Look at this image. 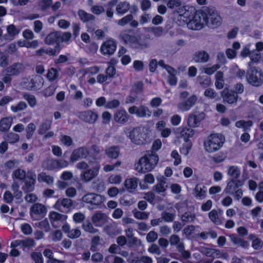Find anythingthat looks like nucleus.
I'll use <instances>...</instances> for the list:
<instances>
[{"mask_svg": "<svg viewBox=\"0 0 263 263\" xmlns=\"http://www.w3.org/2000/svg\"><path fill=\"white\" fill-rule=\"evenodd\" d=\"M158 161L159 157L156 152H148L135 165V170L140 173L150 172L155 168Z\"/></svg>", "mask_w": 263, "mask_h": 263, "instance_id": "obj_1", "label": "nucleus"}, {"mask_svg": "<svg viewBox=\"0 0 263 263\" xmlns=\"http://www.w3.org/2000/svg\"><path fill=\"white\" fill-rule=\"evenodd\" d=\"M224 140V137L221 134H211L204 142V149L208 153L215 152L222 147Z\"/></svg>", "mask_w": 263, "mask_h": 263, "instance_id": "obj_2", "label": "nucleus"}, {"mask_svg": "<svg viewBox=\"0 0 263 263\" xmlns=\"http://www.w3.org/2000/svg\"><path fill=\"white\" fill-rule=\"evenodd\" d=\"M71 37L69 32L54 31L48 34L45 39V43L48 45L56 44L55 48H58L63 42H68Z\"/></svg>", "mask_w": 263, "mask_h": 263, "instance_id": "obj_3", "label": "nucleus"}, {"mask_svg": "<svg viewBox=\"0 0 263 263\" xmlns=\"http://www.w3.org/2000/svg\"><path fill=\"white\" fill-rule=\"evenodd\" d=\"M207 26L212 28L219 26L222 23L221 16L213 7H206L203 10Z\"/></svg>", "mask_w": 263, "mask_h": 263, "instance_id": "obj_4", "label": "nucleus"}, {"mask_svg": "<svg viewBox=\"0 0 263 263\" xmlns=\"http://www.w3.org/2000/svg\"><path fill=\"white\" fill-rule=\"evenodd\" d=\"M89 164L91 166L83 171L80 175L81 179L84 182H88L95 178L99 174L101 165L98 161L89 160Z\"/></svg>", "mask_w": 263, "mask_h": 263, "instance_id": "obj_5", "label": "nucleus"}, {"mask_svg": "<svg viewBox=\"0 0 263 263\" xmlns=\"http://www.w3.org/2000/svg\"><path fill=\"white\" fill-rule=\"evenodd\" d=\"M246 78L248 82L255 86H259L263 83V73L256 67H251L247 71Z\"/></svg>", "mask_w": 263, "mask_h": 263, "instance_id": "obj_6", "label": "nucleus"}, {"mask_svg": "<svg viewBox=\"0 0 263 263\" xmlns=\"http://www.w3.org/2000/svg\"><path fill=\"white\" fill-rule=\"evenodd\" d=\"M128 137L133 143L140 145L145 143L147 136L143 128L138 127L129 133Z\"/></svg>", "mask_w": 263, "mask_h": 263, "instance_id": "obj_7", "label": "nucleus"}, {"mask_svg": "<svg viewBox=\"0 0 263 263\" xmlns=\"http://www.w3.org/2000/svg\"><path fill=\"white\" fill-rule=\"evenodd\" d=\"M47 212L46 206L40 203L33 204L30 208V215L33 220H39L44 217Z\"/></svg>", "mask_w": 263, "mask_h": 263, "instance_id": "obj_8", "label": "nucleus"}, {"mask_svg": "<svg viewBox=\"0 0 263 263\" xmlns=\"http://www.w3.org/2000/svg\"><path fill=\"white\" fill-rule=\"evenodd\" d=\"M105 197L99 194L89 193L85 194L82 197V201L90 204L95 207L89 208V209H93L98 206L102 204L105 201Z\"/></svg>", "mask_w": 263, "mask_h": 263, "instance_id": "obj_9", "label": "nucleus"}, {"mask_svg": "<svg viewBox=\"0 0 263 263\" xmlns=\"http://www.w3.org/2000/svg\"><path fill=\"white\" fill-rule=\"evenodd\" d=\"M74 202L68 198H60L58 199L53 205V208L63 213H67L73 206Z\"/></svg>", "mask_w": 263, "mask_h": 263, "instance_id": "obj_10", "label": "nucleus"}, {"mask_svg": "<svg viewBox=\"0 0 263 263\" xmlns=\"http://www.w3.org/2000/svg\"><path fill=\"white\" fill-rule=\"evenodd\" d=\"M119 40L124 44L129 45L132 47L137 42V37L134 34L131 29L122 31L119 34Z\"/></svg>", "mask_w": 263, "mask_h": 263, "instance_id": "obj_11", "label": "nucleus"}, {"mask_svg": "<svg viewBox=\"0 0 263 263\" xmlns=\"http://www.w3.org/2000/svg\"><path fill=\"white\" fill-rule=\"evenodd\" d=\"M77 116L81 120L89 124L95 123L99 117L98 114L92 110L80 111Z\"/></svg>", "mask_w": 263, "mask_h": 263, "instance_id": "obj_12", "label": "nucleus"}, {"mask_svg": "<svg viewBox=\"0 0 263 263\" xmlns=\"http://www.w3.org/2000/svg\"><path fill=\"white\" fill-rule=\"evenodd\" d=\"M117 44V42L112 39L106 41L101 46V52L103 55L108 57L112 55L116 50Z\"/></svg>", "mask_w": 263, "mask_h": 263, "instance_id": "obj_13", "label": "nucleus"}, {"mask_svg": "<svg viewBox=\"0 0 263 263\" xmlns=\"http://www.w3.org/2000/svg\"><path fill=\"white\" fill-rule=\"evenodd\" d=\"M89 155V151L87 147H78L72 151L70 157V161L74 163L80 159H86Z\"/></svg>", "mask_w": 263, "mask_h": 263, "instance_id": "obj_14", "label": "nucleus"}, {"mask_svg": "<svg viewBox=\"0 0 263 263\" xmlns=\"http://www.w3.org/2000/svg\"><path fill=\"white\" fill-rule=\"evenodd\" d=\"M35 182L36 175L31 172H28L27 177L24 180V184L22 185V190L26 193L33 191Z\"/></svg>", "mask_w": 263, "mask_h": 263, "instance_id": "obj_15", "label": "nucleus"}, {"mask_svg": "<svg viewBox=\"0 0 263 263\" xmlns=\"http://www.w3.org/2000/svg\"><path fill=\"white\" fill-rule=\"evenodd\" d=\"M49 218L52 227L56 228L60 227L66 221L67 216L52 211L49 213Z\"/></svg>", "mask_w": 263, "mask_h": 263, "instance_id": "obj_16", "label": "nucleus"}, {"mask_svg": "<svg viewBox=\"0 0 263 263\" xmlns=\"http://www.w3.org/2000/svg\"><path fill=\"white\" fill-rule=\"evenodd\" d=\"M221 97L224 103H227L232 105H236L238 99V96L234 91L224 89L221 92Z\"/></svg>", "mask_w": 263, "mask_h": 263, "instance_id": "obj_17", "label": "nucleus"}, {"mask_svg": "<svg viewBox=\"0 0 263 263\" xmlns=\"http://www.w3.org/2000/svg\"><path fill=\"white\" fill-rule=\"evenodd\" d=\"M197 101V97L195 95H192L186 100L182 101L177 104L178 109L182 111L189 110Z\"/></svg>", "mask_w": 263, "mask_h": 263, "instance_id": "obj_18", "label": "nucleus"}, {"mask_svg": "<svg viewBox=\"0 0 263 263\" xmlns=\"http://www.w3.org/2000/svg\"><path fill=\"white\" fill-rule=\"evenodd\" d=\"M204 118V114L200 112L198 114L192 113L189 115L187 124L191 128H195L199 126L200 122Z\"/></svg>", "mask_w": 263, "mask_h": 263, "instance_id": "obj_19", "label": "nucleus"}, {"mask_svg": "<svg viewBox=\"0 0 263 263\" xmlns=\"http://www.w3.org/2000/svg\"><path fill=\"white\" fill-rule=\"evenodd\" d=\"M243 184V181L240 180L230 179L227 183V185L223 191V193L227 194H232L236 190L239 189Z\"/></svg>", "mask_w": 263, "mask_h": 263, "instance_id": "obj_20", "label": "nucleus"}, {"mask_svg": "<svg viewBox=\"0 0 263 263\" xmlns=\"http://www.w3.org/2000/svg\"><path fill=\"white\" fill-rule=\"evenodd\" d=\"M129 116L124 109H120L116 111L114 115V119L118 124L123 125L128 122Z\"/></svg>", "mask_w": 263, "mask_h": 263, "instance_id": "obj_21", "label": "nucleus"}, {"mask_svg": "<svg viewBox=\"0 0 263 263\" xmlns=\"http://www.w3.org/2000/svg\"><path fill=\"white\" fill-rule=\"evenodd\" d=\"M209 54L204 50L196 51L193 55V60L196 63H206L209 60Z\"/></svg>", "mask_w": 263, "mask_h": 263, "instance_id": "obj_22", "label": "nucleus"}, {"mask_svg": "<svg viewBox=\"0 0 263 263\" xmlns=\"http://www.w3.org/2000/svg\"><path fill=\"white\" fill-rule=\"evenodd\" d=\"M158 183L154 186V190L158 194L165 196V192L167 187L166 180L164 176H161L157 178Z\"/></svg>", "mask_w": 263, "mask_h": 263, "instance_id": "obj_23", "label": "nucleus"}, {"mask_svg": "<svg viewBox=\"0 0 263 263\" xmlns=\"http://www.w3.org/2000/svg\"><path fill=\"white\" fill-rule=\"evenodd\" d=\"M30 83L32 87V90L40 89L44 85V80L39 75H33L30 78Z\"/></svg>", "mask_w": 263, "mask_h": 263, "instance_id": "obj_24", "label": "nucleus"}, {"mask_svg": "<svg viewBox=\"0 0 263 263\" xmlns=\"http://www.w3.org/2000/svg\"><path fill=\"white\" fill-rule=\"evenodd\" d=\"M92 221L96 226H101L107 221V216L104 213L97 212L91 217Z\"/></svg>", "mask_w": 263, "mask_h": 263, "instance_id": "obj_25", "label": "nucleus"}, {"mask_svg": "<svg viewBox=\"0 0 263 263\" xmlns=\"http://www.w3.org/2000/svg\"><path fill=\"white\" fill-rule=\"evenodd\" d=\"M222 211L221 210H212L209 213V217L210 220L216 225H220L222 223L221 216Z\"/></svg>", "mask_w": 263, "mask_h": 263, "instance_id": "obj_26", "label": "nucleus"}, {"mask_svg": "<svg viewBox=\"0 0 263 263\" xmlns=\"http://www.w3.org/2000/svg\"><path fill=\"white\" fill-rule=\"evenodd\" d=\"M124 186L129 192H133L137 187L138 179L134 177L126 179L124 181Z\"/></svg>", "mask_w": 263, "mask_h": 263, "instance_id": "obj_27", "label": "nucleus"}, {"mask_svg": "<svg viewBox=\"0 0 263 263\" xmlns=\"http://www.w3.org/2000/svg\"><path fill=\"white\" fill-rule=\"evenodd\" d=\"M104 232L109 236L117 235L121 233V230L118 228L116 223H110L105 227Z\"/></svg>", "mask_w": 263, "mask_h": 263, "instance_id": "obj_28", "label": "nucleus"}, {"mask_svg": "<svg viewBox=\"0 0 263 263\" xmlns=\"http://www.w3.org/2000/svg\"><path fill=\"white\" fill-rule=\"evenodd\" d=\"M149 35H147L143 40H139L137 37V42L133 46V48L138 49H145L149 46V42L148 39Z\"/></svg>", "mask_w": 263, "mask_h": 263, "instance_id": "obj_29", "label": "nucleus"}, {"mask_svg": "<svg viewBox=\"0 0 263 263\" xmlns=\"http://www.w3.org/2000/svg\"><path fill=\"white\" fill-rule=\"evenodd\" d=\"M105 154L111 159H117L120 153L119 147L118 146H111L106 148Z\"/></svg>", "mask_w": 263, "mask_h": 263, "instance_id": "obj_30", "label": "nucleus"}, {"mask_svg": "<svg viewBox=\"0 0 263 263\" xmlns=\"http://www.w3.org/2000/svg\"><path fill=\"white\" fill-rule=\"evenodd\" d=\"M231 241L235 245L240 246L244 248H247L249 244L248 241L239 237L236 234H230L229 235Z\"/></svg>", "mask_w": 263, "mask_h": 263, "instance_id": "obj_31", "label": "nucleus"}, {"mask_svg": "<svg viewBox=\"0 0 263 263\" xmlns=\"http://www.w3.org/2000/svg\"><path fill=\"white\" fill-rule=\"evenodd\" d=\"M206 187L202 184H198L194 189V196L199 199H202L206 197Z\"/></svg>", "mask_w": 263, "mask_h": 263, "instance_id": "obj_32", "label": "nucleus"}, {"mask_svg": "<svg viewBox=\"0 0 263 263\" xmlns=\"http://www.w3.org/2000/svg\"><path fill=\"white\" fill-rule=\"evenodd\" d=\"M130 6L129 3L127 2H120L116 6V12L119 15H123L128 11Z\"/></svg>", "mask_w": 263, "mask_h": 263, "instance_id": "obj_33", "label": "nucleus"}, {"mask_svg": "<svg viewBox=\"0 0 263 263\" xmlns=\"http://www.w3.org/2000/svg\"><path fill=\"white\" fill-rule=\"evenodd\" d=\"M89 151V160L91 159L92 161H97L98 159H100V154L101 153V149L99 146L93 144L90 147Z\"/></svg>", "mask_w": 263, "mask_h": 263, "instance_id": "obj_34", "label": "nucleus"}, {"mask_svg": "<svg viewBox=\"0 0 263 263\" xmlns=\"http://www.w3.org/2000/svg\"><path fill=\"white\" fill-rule=\"evenodd\" d=\"M37 180L39 182H45L48 185H51L54 182V178L46 173L42 172L38 174Z\"/></svg>", "mask_w": 263, "mask_h": 263, "instance_id": "obj_35", "label": "nucleus"}, {"mask_svg": "<svg viewBox=\"0 0 263 263\" xmlns=\"http://www.w3.org/2000/svg\"><path fill=\"white\" fill-rule=\"evenodd\" d=\"M13 119L11 117L4 118L0 121V131H7L11 127Z\"/></svg>", "mask_w": 263, "mask_h": 263, "instance_id": "obj_36", "label": "nucleus"}, {"mask_svg": "<svg viewBox=\"0 0 263 263\" xmlns=\"http://www.w3.org/2000/svg\"><path fill=\"white\" fill-rule=\"evenodd\" d=\"M80 19L84 23L94 21L95 16L91 14L88 13L83 10H79L78 12Z\"/></svg>", "mask_w": 263, "mask_h": 263, "instance_id": "obj_37", "label": "nucleus"}, {"mask_svg": "<svg viewBox=\"0 0 263 263\" xmlns=\"http://www.w3.org/2000/svg\"><path fill=\"white\" fill-rule=\"evenodd\" d=\"M42 167L45 170L52 171L57 168L56 160L53 159H46L42 162Z\"/></svg>", "mask_w": 263, "mask_h": 263, "instance_id": "obj_38", "label": "nucleus"}, {"mask_svg": "<svg viewBox=\"0 0 263 263\" xmlns=\"http://www.w3.org/2000/svg\"><path fill=\"white\" fill-rule=\"evenodd\" d=\"M194 134V130L190 127H183L180 131V136L184 139L185 142H188L189 139L192 137Z\"/></svg>", "mask_w": 263, "mask_h": 263, "instance_id": "obj_39", "label": "nucleus"}, {"mask_svg": "<svg viewBox=\"0 0 263 263\" xmlns=\"http://www.w3.org/2000/svg\"><path fill=\"white\" fill-rule=\"evenodd\" d=\"M152 112L148 107L145 105H141L138 107L137 117L140 118H149Z\"/></svg>", "mask_w": 263, "mask_h": 263, "instance_id": "obj_40", "label": "nucleus"}, {"mask_svg": "<svg viewBox=\"0 0 263 263\" xmlns=\"http://www.w3.org/2000/svg\"><path fill=\"white\" fill-rule=\"evenodd\" d=\"M228 175L231 177V179L238 180L240 175V170L236 166H230L228 170Z\"/></svg>", "mask_w": 263, "mask_h": 263, "instance_id": "obj_41", "label": "nucleus"}, {"mask_svg": "<svg viewBox=\"0 0 263 263\" xmlns=\"http://www.w3.org/2000/svg\"><path fill=\"white\" fill-rule=\"evenodd\" d=\"M199 252L208 257H215V256L218 254L217 252L219 251L214 249L208 248L204 247H201L199 249Z\"/></svg>", "mask_w": 263, "mask_h": 263, "instance_id": "obj_42", "label": "nucleus"}, {"mask_svg": "<svg viewBox=\"0 0 263 263\" xmlns=\"http://www.w3.org/2000/svg\"><path fill=\"white\" fill-rule=\"evenodd\" d=\"M197 82L202 87L206 88L211 84V79L206 76H198L196 78Z\"/></svg>", "mask_w": 263, "mask_h": 263, "instance_id": "obj_43", "label": "nucleus"}, {"mask_svg": "<svg viewBox=\"0 0 263 263\" xmlns=\"http://www.w3.org/2000/svg\"><path fill=\"white\" fill-rule=\"evenodd\" d=\"M35 241L32 238H27L23 240H17V246L23 248H29L35 246Z\"/></svg>", "mask_w": 263, "mask_h": 263, "instance_id": "obj_44", "label": "nucleus"}, {"mask_svg": "<svg viewBox=\"0 0 263 263\" xmlns=\"http://www.w3.org/2000/svg\"><path fill=\"white\" fill-rule=\"evenodd\" d=\"M177 250L181 260H186L191 257L190 252L185 250L184 245L180 246Z\"/></svg>", "mask_w": 263, "mask_h": 263, "instance_id": "obj_45", "label": "nucleus"}, {"mask_svg": "<svg viewBox=\"0 0 263 263\" xmlns=\"http://www.w3.org/2000/svg\"><path fill=\"white\" fill-rule=\"evenodd\" d=\"M196 216L195 214L192 213L189 211L184 212L180 216V219L183 222H193Z\"/></svg>", "mask_w": 263, "mask_h": 263, "instance_id": "obj_46", "label": "nucleus"}, {"mask_svg": "<svg viewBox=\"0 0 263 263\" xmlns=\"http://www.w3.org/2000/svg\"><path fill=\"white\" fill-rule=\"evenodd\" d=\"M169 243L172 246H176L177 250L181 245H184L183 242L181 240L178 235L173 234L169 238Z\"/></svg>", "mask_w": 263, "mask_h": 263, "instance_id": "obj_47", "label": "nucleus"}, {"mask_svg": "<svg viewBox=\"0 0 263 263\" xmlns=\"http://www.w3.org/2000/svg\"><path fill=\"white\" fill-rule=\"evenodd\" d=\"M82 228L86 232H88L92 234L97 233L99 230L95 228H93L92 224L89 221H87L85 222H83L82 224Z\"/></svg>", "mask_w": 263, "mask_h": 263, "instance_id": "obj_48", "label": "nucleus"}, {"mask_svg": "<svg viewBox=\"0 0 263 263\" xmlns=\"http://www.w3.org/2000/svg\"><path fill=\"white\" fill-rule=\"evenodd\" d=\"M220 65L219 64H216L211 67L204 66L202 68V71L208 75L213 74L217 70L219 69Z\"/></svg>", "mask_w": 263, "mask_h": 263, "instance_id": "obj_49", "label": "nucleus"}, {"mask_svg": "<svg viewBox=\"0 0 263 263\" xmlns=\"http://www.w3.org/2000/svg\"><path fill=\"white\" fill-rule=\"evenodd\" d=\"M7 34L6 35V39L11 40H12L16 32L15 27L13 25H10L7 27Z\"/></svg>", "mask_w": 263, "mask_h": 263, "instance_id": "obj_50", "label": "nucleus"}, {"mask_svg": "<svg viewBox=\"0 0 263 263\" xmlns=\"http://www.w3.org/2000/svg\"><path fill=\"white\" fill-rule=\"evenodd\" d=\"M35 226L41 229H43L46 232L49 231L50 229L49 223L47 218L42 221L36 222Z\"/></svg>", "mask_w": 263, "mask_h": 263, "instance_id": "obj_51", "label": "nucleus"}, {"mask_svg": "<svg viewBox=\"0 0 263 263\" xmlns=\"http://www.w3.org/2000/svg\"><path fill=\"white\" fill-rule=\"evenodd\" d=\"M143 89V83L142 81L136 82L130 90L131 93H140Z\"/></svg>", "mask_w": 263, "mask_h": 263, "instance_id": "obj_52", "label": "nucleus"}, {"mask_svg": "<svg viewBox=\"0 0 263 263\" xmlns=\"http://www.w3.org/2000/svg\"><path fill=\"white\" fill-rule=\"evenodd\" d=\"M49 236L54 242H58L61 240L63 234L60 230H54L50 232Z\"/></svg>", "mask_w": 263, "mask_h": 263, "instance_id": "obj_53", "label": "nucleus"}, {"mask_svg": "<svg viewBox=\"0 0 263 263\" xmlns=\"http://www.w3.org/2000/svg\"><path fill=\"white\" fill-rule=\"evenodd\" d=\"M204 95L205 97L211 99L218 100V93L212 88H208L204 92Z\"/></svg>", "mask_w": 263, "mask_h": 263, "instance_id": "obj_54", "label": "nucleus"}, {"mask_svg": "<svg viewBox=\"0 0 263 263\" xmlns=\"http://www.w3.org/2000/svg\"><path fill=\"white\" fill-rule=\"evenodd\" d=\"M46 76L50 81H53L58 78L59 73L56 69L51 68L48 69Z\"/></svg>", "mask_w": 263, "mask_h": 263, "instance_id": "obj_55", "label": "nucleus"}, {"mask_svg": "<svg viewBox=\"0 0 263 263\" xmlns=\"http://www.w3.org/2000/svg\"><path fill=\"white\" fill-rule=\"evenodd\" d=\"M23 98L28 101L31 107H33L36 105V100L33 95L25 93L23 94Z\"/></svg>", "mask_w": 263, "mask_h": 263, "instance_id": "obj_56", "label": "nucleus"}, {"mask_svg": "<svg viewBox=\"0 0 263 263\" xmlns=\"http://www.w3.org/2000/svg\"><path fill=\"white\" fill-rule=\"evenodd\" d=\"M30 78H24L20 82V86L28 90H32V87L30 83Z\"/></svg>", "mask_w": 263, "mask_h": 263, "instance_id": "obj_57", "label": "nucleus"}, {"mask_svg": "<svg viewBox=\"0 0 263 263\" xmlns=\"http://www.w3.org/2000/svg\"><path fill=\"white\" fill-rule=\"evenodd\" d=\"M196 228H199V226L189 225L185 227L183 230V234H184L187 237H190L194 234Z\"/></svg>", "mask_w": 263, "mask_h": 263, "instance_id": "obj_58", "label": "nucleus"}, {"mask_svg": "<svg viewBox=\"0 0 263 263\" xmlns=\"http://www.w3.org/2000/svg\"><path fill=\"white\" fill-rule=\"evenodd\" d=\"M127 246L129 248H138L142 246V241L137 237H132L127 242Z\"/></svg>", "mask_w": 263, "mask_h": 263, "instance_id": "obj_59", "label": "nucleus"}, {"mask_svg": "<svg viewBox=\"0 0 263 263\" xmlns=\"http://www.w3.org/2000/svg\"><path fill=\"white\" fill-rule=\"evenodd\" d=\"M51 125V122L50 121H46V122L43 123L39 128V134L43 135L44 134H45L47 130L50 129Z\"/></svg>", "mask_w": 263, "mask_h": 263, "instance_id": "obj_60", "label": "nucleus"}, {"mask_svg": "<svg viewBox=\"0 0 263 263\" xmlns=\"http://www.w3.org/2000/svg\"><path fill=\"white\" fill-rule=\"evenodd\" d=\"M100 241V237L99 236H94L91 240V245L90 250L93 252L97 251V246L99 245Z\"/></svg>", "mask_w": 263, "mask_h": 263, "instance_id": "obj_61", "label": "nucleus"}, {"mask_svg": "<svg viewBox=\"0 0 263 263\" xmlns=\"http://www.w3.org/2000/svg\"><path fill=\"white\" fill-rule=\"evenodd\" d=\"M175 214L170 213L166 212H163L161 213V218L165 222H172L174 220Z\"/></svg>", "mask_w": 263, "mask_h": 263, "instance_id": "obj_62", "label": "nucleus"}, {"mask_svg": "<svg viewBox=\"0 0 263 263\" xmlns=\"http://www.w3.org/2000/svg\"><path fill=\"white\" fill-rule=\"evenodd\" d=\"M133 19V16L132 14H128L121 19L117 21V24L121 26H124L125 25L127 24Z\"/></svg>", "mask_w": 263, "mask_h": 263, "instance_id": "obj_63", "label": "nucleus"}, {"mask_svg": "<svg viewBox=\"0 0 263 263\" xmlns=\"http://www.w3.org/2000/svg\"><path fill=\"white\" fill-rule=\"evenodd\" d=\"M52 4V0H41L39 2L38 5L42 11H45Z\"/></svg>", "mask_w": 263, "mask_h": 263, "instance_id": "obj_64", "label": "nucleus"}]
</instances>
